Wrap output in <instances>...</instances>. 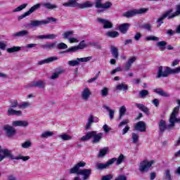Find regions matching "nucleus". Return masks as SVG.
Here are the masks:
<instances>
[{
  "label": "nucleus",
  "mask_w": 180,
  "mask_h": 180,
  "mask_svg": "<svg viewBox=\"0 0 180 180\" xmlns=\"http://www.w3.org/2000/svg\"><path fill=\"white\" fill-rule=\"evenodd\" d=\"M86 165L85 162H79L74 165L72 168L70 169V174H76L77 175H81L82 176V180L89 179L91 175L92 174V169H82Z\"/></svg>",
  "instance_id": "nucleus-1"
},
{
  "label": "nucleus",
  "mask_w": 180,
  "mask_h": 180,
  "mask_svg": "<svg viewBox=\"0 0 180 180\" xmlns=\"http://www.w3.org/2000/svg\"><path fill=\"white\" fill-rule=\"evenodd\" d=\"M5 158L17 160H22V161L24 162L30 160V156H23L20 154L15 157L13 154H12V150H8V148H2V146H0V162L1 161H4Z\"/></svg>",
  "instance_id": "nucleus-2"
},
{
  "label": "nucleus",
  "mask_w": 180,
  "mask_h": 180,
  "mask_svg": "<svg viewBox=\"0 0 180 180\" xmlns=\"http://www.w3.org/2000/svg\"><path fill=\"white\" fill-rule=\"evenodd\" d=\"M44 6L46 8V9L53 10V9H57L58 6L56 4H53L50 2H46L44 4H37L34 5L32 7L30 8V10L25 13H24L22 15L18 16V20H22V19H24V18H26V16H29L33 13L35 11H37V9H40V6Z\"/></svg>",
  "instance_id": "nucleus-3"
},
{
  "label": "nucleus",
  "mask_w": 180,
  "mask_h": 180,
  "mask_svg": "<svg viewBox=\"0 0 180 180\" xmlns=\"http://www.w3.org/2000/svg\"><path fill=\"white\" fill-rule=\"evenodd\" d=\"M78 0H69L68 2L63 3V6L65 8H79V9H88V8H92L94 3L91 1H86L84 3H77Z\"/></svg>",
  "instance_id": "nucleus-4"
},
{
  "label": "nucleus",
  "mask_w": 180,
  "mask_h": 180,
  "mask_svg": "<svg viewBox=\"0 0 180 180\" xmlns=\"http://www.w3.org/2000/svg\"><path fill=\"white\" fill-rule=\"evenodd\" d=\"M50 22H57V19L53 17L47 18L46 20H30L29 23H27L24 25L25 29H32V27H40L43 25H49Z\"/></svg>",
  "instance_id": "nucleus-5"
},
{
  "label": "nucleus",
  "mask_w": 180,
  "mask_h": 180,
  "mask_svg": "<svg viewBox=\"0 0 180 180\" xmlns=\"http://www.w3.org/2000/svg\"><path fill=\"white\" fill-rule=\"evenodd\" d=\"M180 72V67L176 68L175 69H172L169 67H166V70L162 71V66L159 67L158 71L157 78H165L168 77L169 74H179Z\"/></svg>",
  "instance_id": "nucleus-6"
},
{
  "label": "nucleus",
  "mask_w": 180,
  "mask_h": 180,
  "mask_svg": "<svg viewBox=\"0 0 180 180\" xmlns=\"http://www.w3.org/2000/svg\"><path fill=\"white\" fill-rule=\"evenodd\" d=\"M94 5L96 9H99L97 12L98 13H102V12H105V9H110L113 4L110 1H106L105 3L102 4V0H96Z\"/></svg>",
  "instance_id": "nucleus-7"
},
{
  "label": "nucleus",
  "mask_w": 180,
  "mask_h": 180,
  "mask_svg": "<svg viewBox=\"0 0 180 180\" xmlns=\"http://www.w3.org/2000/svg\"><path fill=\"white\" fill-rule=\"evenodd\" d=\"M153 164H154V160L148 161V160H144L140 162L139 171H140L141 174H146V172L150 171V168H151Z\"/></svg>",
  "instance_id": "nucleus-8"
},
{
  "label": "nucleus",
  "mask_w": 180,
  "mask_h": 180,
  "mask_svg": "<svg viewBox=\"0 0 180 180\" xmlns=\"http://www.w3.org/2000/svg\"><path fill=\"white\" fill-rule=\"evenodd\" d=\"M92 60V56H88L85 58H77L76 60H69L68 64L70 67H77L79 65V63H88Z\"/></svg>",
  "instance_id": "nucleus-9"
},
{
  "label": "nucleus",
  "mask_w": 180,
  "mask_h": 180,
  "mask_svg": "<svg viewBox=\"0 0 180 180\" xmlns=\"http://www.w3.org/2000/svg\"><path fill=\"white\" fill-rule=\"evenodd\" d=\"M3 130L6 136L9 138L16 136V134L18 133L16 129L13 127V125L11 126L9 124H6L3 127Z\"/></svg>",
  "instance_id": "nucleus-10"
},
{
  "label": "nucleus",
  "mask_w": 180,
  "mask_h": 180,
  "mask_svg": "<svg viewBox=\"0 0 180 180\" xmlns=\"http://www.w3.org/2000/svg\"><path fill=\"white\" fill-rule=\"evenodd\" d=\"M172 12H174V9L170 8L165 11L164 14H162V16L157 20L156 22L158 23V27H160V26L164 23V20L166 19V18H167L168 20L172 19L169 18V16H171V13H172Z\"/></svg>",
  "instance_id": "nucleus-11"
},
{
  "label": "nucleus",
  "mask_w": 180,
  "mask_h": 180,
  "mask_svg": "<svg viewBox=\"0 0 180 180\" xmlns=\"http://www.w3.org/2000/svg\"><path fill=\"white\" fill-rule=\"evenodd\" d=\"M116 159H110L106 163H97L96 164V168L99 171L106 169V168H108V167H110V165H113Z\"/></svg>",
  "instance_id": "nucleus-12"
},
{
  "label": "nucleus",
  "mask_w": 180,
  "mask_h": 180,
  "mask_svg": "<svg viewBox=\"0 0 180 180\" xmlns=\"http://www.w3.org/2000/svg\"><path fill=\"white\" fill-rule=\"evenodd\" d=\"M98 122H99V118L97 117H94L92 115H89L86 125L85 127L86 130H89V129H91L92 123H98Z\"/></svg>",
  "instance_id": "nucleus-13"
},
{
  "label": "nucleus",
  "mask_w": 180,
  "mask_h": 180,
  "mask_svg": "<svg viewBox=\"0 0 180 180\" xmlns=\"http://www.w3.org/2000/svg\"><path fill=\"white\" fill-rule=\"evenodd\" d=\"M134 130L140 131L141 133L146 131V122H144V121L138 122L134 126Z\"/></svg>",
  "instance_id": "nucleus-14"
},
{
  "label": "nucleus",
  "mask_w": 180,
  "mask_h": 180,
  "mask_svg": "<svg viewBox=\"0 0 180 180\" xmlns=\"http://www.w3.org/2000/svg\"><path fill=\"white\" fill-rule=\"evenodd\" d=\"M13 127H27L29 122L26 120H15L12 122Z\"/></svg>",
  "instance_id": "nucleus-15"
},
{
  "label": "nucleus",
  "mask_w": 180,
  "mask_h": 180,
  "mask_svg": "<svg viewBox=\"0 0 180 180\" xmlns=\"http://www.w3.org/2000/svg\"><path fill=\"white\" fill-rule=\"evenodd\" d=\"M97 22L101 23L103 25L104 29H112V27H113V24L108 20L98 18H97Z\"/></svg>",
  "instance_id": "nucleus-16"
},
{
  "label": "nucleus",
  "mask_w": 180,
  "mask_h": 180,
  "mask_svg": "<svg viewBox=\"0 0 180 180\" xmlns=\"http://www.w3.org/2000/svg\"><path fill=\"white\" fill-rule=\"evenodd\" d=\"M158 126H159V133L160 134H162V133H164V131H165L167 129H171V127H169V126L167 125V122L164 120H161L159 122Z\"/></svg>",
  "instance_id": "nucleus-17"
},
{
  "label": "nucleus",
  "mask_w": 180,
  "mask_h": 180,
  "mask_svg": "<svg viewBox=\"0 0 180 180\" xmlns=\"http://www.w3.org/2000/svg\"><path fill=\"white\" fill-rule=\"evenodd\" d=\"M92 93L88 87L84 88L81 93L82 99H83V101H88Z\"/></svg>",
  "instance_id": "nucleus-18"
},
{
  "label": "nucleus",
  "mask_w": 180,
  "mask_h": 180,
  "mask_svg": "<svg viewBox=\"0 0 180 180\" xmlns=\"http://www.w3.org/2000/svg\"><path fill=\"white\" fill-rule=\"evenodd\" d=\"M135 106L136 108L139 109V110L143 112L145 115H146L147 116H150V109H148V108H147V106H146L144 104L135 103Z\"/></svg>",
  "instance_id": "nucleus-19"
},
{
  "label": "nucleus",
  "mask_w": 180,
  "mask_h": 180,
  "mask_svg": "<svg viewBox=\"0 0 180 180\" xmlns=\"http://www.w3.org/2000/svg\"><path fill=\"white\" fill-rule=\"evenodd\" d=\"M29 86H30L31 88L33 87H37V88H44V86H46V81L44 80H39L37 82H32Z\"/></svg>",
  "instance_id": "nucleus-20"
},
{
  "label": "nucleus",
  "mask_w": 180,
  "mask_h": 180,
  "mask_svg": "<svg viewBox=\"0 0 180 180\" xmlns=\"http://www.w3.org/2000/svg\"><path fill=\"white\" fill-rule=\"evenodd\" d=\"M58 60V57L52 56L49 57L46 59L38 61V65H43V64H50V63H53V61H57Z\"/></svg>",
  "instance_id": "nucleus-21"
},
{
  "label": "nucleus",
  "mask_w": 180,
  "mask_h": 180,
  "mask_svg": "<svg viewBox=\"0 0 180 180\" xmlns=\"http://www.w3.org/2000/svg\"><path fill=\"white\" fill-rule=\"evenodd\" d=\"M22 113L20 110H15L14 108L8 107L7 110V116H22Z\"/></svg>",
  "instance_id": "nucleus-22"
},
{
  "label": "nucleus",
  "mask_w": 180,
  "mask_h": 180,
  "mask_svg": "<svg viewBox=\"0 0 180 180\" xmlns=\"http://www.w3.org/2000/svg\"><path fill=\"white\" fill-rule=\"evenodd\" d=\"M130 27L129 23H123L118 26V30L122 33V34H126Z\"/></svg>",
  "instance_id": "nucleus-23"
},
{
  "label": "nucleus",
  "mask_w": 180,
  "mask_h": 180,
  "mask_svg": "<svg viewBox=\"0 0 180 180\" xmlns=\"http://www.w3.org/2000/svg\"><path fill=\"white\" fill-rule=\"evenodd\" d=\"M91 132L95 133L94 136H92V143H99L102 138L103 137V133L97 134L96 131H91Z\"/></svg>",
  "instance_id": "nucleus-24"
},
{
  "label": "nucleus",
  "mask_w": 180,
  "mask_h": 180,
  "mask_svg": "<svg viewBox=\"0 0 180 180\" xmlns=\"http://www.w3.org/2000/svg\"><path fill=\"white\" fill-rule=\"evenodd\" d=\"M57 37V34H49L46 35H39L38 36V39L43 40V39H46V40H54Z\"/></svg>",
  "instance_id": "nucleus-25"
},
{
  "label": "nucleus",
  "mask_w": 180,
  "mask_h": 180,
  "mask_svg": "<svg viewBox=\"0 0 180 180\" xmlns=\"http://www.w3.org/2000/svg\"><path fill=\"white\" fill-rule=\"evenodd\" d=\"M110 53L114 58H115V60H117V58H119V49H117V47L115 46H111Z\"/></svg>",
  "instance_id": "nucleus-26"
},
{
  "label": "nucleus",
  "mask_w": 180,
  "mask_h": 180,
  "mask_svg": "<svg viewBox=\"0 0 180 180\" xmlns=\"http://www.w3.org/2000/svg\"><path fill=\"white\" fill-rule=\"evenodd\" d=\"M154 92L160 95V96H164L165 98H169V94L167 92L164 91L162 89H155Z\"/></svg>",
  "instance_id": "nucleus-27"
},
{
  "label": "nucleus",
  "mask_w": 180,
  "mask_h": 180,
  "mask_svg": "<svg viewBox=\"0 0 180 180\" xmlns=\"http://www.w3.org/2000/svg\"><path fill=\"white\" fill-rule=\"evenodd\" d=\"M169 127H175V123H180V118L176 117H169Z\"/></svg>",
  "instance_id": "nucleus-28"
},
{
  "label": "nucleus",
  "mask_w": 180,
  "mask_h": 180,
  "mask_svg": "<svg viewBox=\"0 0 180 180\" xmlns=\"http://www.w3.org/2000/svg\"><path fill=\"white\" fill-rule=\"evenodd\" d=\"M95 136V132L89 131L85 136H83L81 139V141H88L90 139H92V136Z\"/></svg>",
  "instance_id": "nucleus-29"
},
{
  "label": "nucleus",
  "mask_w": 180,
  "mask_h": 180,
  "mask_svg": "<svg viewBox=\"0 0 180 180\" xmlns=\"http://www.w3.org/2000/svg\"><path fill=\"white\" fill-rule=\"evenodd\" d=\"M29 34V31L26 30H21L20 32L13 34V37H23V36H27Z\"/></svg>",
  "instance_id": "nucleus-30"
},
{
  "label": "nucleus",
  "mask_w": 180,
  "mask_h": 180,
  "mask_svg": "<svg viewBox=\"0 0 180 180\" xmlns=\"http://www.w3.org/2000/svg\"><path fill=\"white\" fill-rule=\"evenodd\" d=\"M149 95H150V91H148V90L143 89L139 91V96L141 99H146V98H147V96H148Z\"/></svg>",
  "instance_id": "nucleus-31"
},
{
  "label": "nucleus",
  "mask_w": 180,
  "mask_h": 180,
  "mask_svg": "<svg viewBox=\"0 0 180 180\" xmlns=\"http://www.w3.org/2000/svg\"><path fill=\"white\" fill-rule=\"evenodd\" d=\"M127 110L126 109V106L124 105L121 106V108L119 110V117H118L119 120H122V117L126 115Z\"/></svg>",
  "instance_id": "nucleus-32"
},
{
  "label": "nucleus",
  "mask_w": 180,
  "mask_h": 180,
  "mask_svg": "<svg viewBox=\"0 0 180 180\" xmlns=\"http://www.w3.org/2000/svg\"><path fill=\"white\" fill-rule=\"evenodd\" d=\"M129 89V86L124 83H121L116 86L115 90L116 91H127Z\"/></svg>",
  "instance_id": "nucleus-33"
},
{
  "label": "nucleus",
  "mask_w": 180,
  "mask_h": 180,
  "mask_svg": "<svg viewBox=\"0 0 180 180\" xmlns=\"http://www.w3.org/2000/svg\"><path fill=\"white\" fill-rule=\"evenodd\" d=\"M56 43H47L45 44L41 45V48L44 49V50H51L52 49H55Z\"/></svg>",
  "instance_id": "nucleus-34"
},
{
  "label": "nucleus",
  "mask_w": 180,
  "mask_h": 180,
  "mask_svg": "<svg viewBox=\"0 0 180 180\" xmlns=\"http://www.w3.org/2000/svg\"><path fill=\"white\" fill-rule=\"evenodd\" d=\"M103 109H105L108 112H109V117L110 120H113V118L115 117V110H111L108 106L107 105H103Z\"/></svg>",
  "instance_id": "nucleus-35"
},
{
  "label": "nucleus",
  "mask_w": 180,
  "mask_h": 180,
  "mask_svg": "<svg viewBox=\"0 0 180 180\" xmlns=\"http://www.w3.org/2000/svg\"><path fill=\"white\" fill-rule=\"evenodd\" d=\"M180 15V4L177 5L176 6V12L174 13H171L170 16L169 17V19H174L176 16Z\"/></svg>",
  "instance_id": "nucleus-36"
},
{
  "label": "nucleus",
  "mask_w": 180,
  "mask_h": 180,
  "mask_svg": "<svg viewBox=\"0 0 180 180\" xmlns=\"http://www.w3.org/2000/svg\"><path fill=\"white\" fill-rule=\"evenodd\" d=\"M136 15L137 14L136 12V9H134V10H131V11L125 12L123 14V16H124L125 18H133V16H136Z\"/></svg>",
  "instance_id": "nucleus-37"
},
{
  "label": "nucleus",
  "mask_w": 180,
  "mask_h": 180,
  "mask_svg": "<svg viewBox=\"0 0 180 180\" xmlns=\"http://www.w3.org/2000/svg\"><path fill=\"white\" fill-rule=\"evenodd\" d=\"M156 46H158V47H159L160 51H164V50H165V49H167V47H166L167 41H158V42H157Z\"/></svg>",
  "instance_id": "nucleus-38"
},
{
  "label": "nucleus",
  "mask_w": 180,
  "mask_h": 180,
  "mask_svg": "<svg viewBox=\"0 0 180 180\" xmlns=\"http://www.w3.org/2000/svg\"><path fill=\"white\" fill-rule=\"evenodd\" d=\"M115 160V162H116L117 165H120L123 161H124V155L123 154H120V156L117 158H113L111 160Z\"/></svg>",
  "instance_id": "nucleus-39"
},
{
  "label": "nucleus",
  "mask_w": 180,
  "mask_h": 180,
  "mask_svg": "<svg viewBox=\"0 0 180 180\" xmlns=\"http://www.w3.org/2000/svg\"><path fill=\"white\" fill-rule=\"evenodd\" d=\"M109 152V148H104L103 149H100L99 153L98 155V157H100L102 158L103 157H105L106 154Z\"/></svg>",
  "instance_id": "nucleus-40"
},
{
  "label": "nucleus",
  "mask_w": 180,
  "mask_h": 180,
  "mask_svg": "<svg viewBox=\"0 0 180 180\" xmlns=\"http://www.w3.org/2000/svg\"><path fill=\"white\" fill-rule=\"evenodd\" d=\"M106 36L115 39V37H119V33L117 31H109L106 33Z\"/></svg>",
  "instance_id": "nucleus-41"
},
{
  "label": "nucleus",
  "mask_w": 180,
  "mask_h": 180,
  "mask_svg": "<svg viewBox=\"0 0 180 180\" xmlns=\"http://www.w3.org/2000/svg\"><path fill=\"white\" fill-rule=\"evenodd\" d=\"M51 136H54V133L50 131H46L41 134V139H47L51 137Z\"/></svg>",
  "instance_id": "nucleus-42"
},
{
  "label": "nucleus",
  "mask_w": 180,
  "mask_h": 180,
  "mask_svg": "<svg viewBox=\"0 0 180 180\" xmlns=\"http://www.w3.org/2000/svg\"><path fill=\"white\" fill-rule=\"evenodd\" d=\"M73 34H74V31L73 30H70V31L65 32L62 34V36H63V39L68 40V39H70V37H71V36H72Z\"/></svg>",
  "instance_id": "nucleus-43"
},
{
  "label": "nucleus",
  "mask_w": 180,
  "mask_h": 180,
  "mask_svg": "<svg viewBox=\"0 0 180 180\" xmlns=\"http://www.w3.org/2000/svg\"><path fill=\"white\" fill-rule=\"evenodd\" d=\"M79 50L78 49L77 46H71L70 48L68 49L65 51H63L60 53L63 54V53H75V51H78Z\"/></svg>",
  "instance_id": "nucleus-44"
},
{
  "label": "nucleus",
  "mask_w": 180,
  "mask_h": 180,
  "mask_svg": "<svg viewBox=\"0 0 180 180\" xmlns=\"http://www.w3.org/2000/svg\"><path fill=\"white\" fill-rule=\"evenodd\" d=\"M150 9L148 8H142L139 9H135L136 12V15H144V13H147V11Z\"/></svg>",
  "instance_id": "nucleus-45"
},
{
  "label": "nucleus",
  "mask_w": 180,
  "mask_h": 180,
  "mask_svg": "<svg viewBox=\"0 0 180 180\" xmlns=\"http://www.w3.org/2000/svg\"><path fill=\"white\" fill-rule=\"evenodd\" d=\"M59 139H61L63 141H68V140H71L72 139V136L64 134L58 136Z\"/></svg>",
  "instance_id": "nucleus-46"
},
{
  "label": "nucleus",
  "mask_w": 180,
  "mask_h": 180,
  "mask_svg": "<svg viewBox=\"0 0 180 180\" xmlns=\"http://www.w3.org/2000/svg\"><path fill=\"white\" fill-rule=\"evenodd\" d=\"M16 51H20V46H13L11 48L7 49V53H16Z\"/></svg>",
  "instance_id": "nucleus-47"
},
{
  "label": "nucleus",
  "mask_w": 180,
  "mask_h": 180,
  "mask_svg": "<svg viewBox=\"0 0 180 180\" xmlns=\"http://www.w3.org/2000/svg\"><path fill=\"white\" fill-rule=\"evenodd\" d=\"M179 114V106H176L170 115V117H176Z\"/></svg>",
  "instance_id": "nucleus-48"
},
{
  "label": "nucleus",
  "mask_w": 180,
  "mask_h": 180,
  "mask_svg": "<svg viewBox=\"0 0 180 180\" xmlns=\"http://www.w3.org/2000/svg\"><path fill=\"white\" fill-rule=\"evenodd\" d=\"M132 136H131V139H132V143L134 144H137V143H139V134H136V133H132L131 134Z\"/></svg>",
  "instance_id": "nucleus-49"
},
{
  "label": "nucleus",
  "mask_w": 180,
  "mask_h": 180,
  "mask_svg": "<svg viewBox=\"0 0 180 180\" xmlns=\"http://www.w3.org/2000/svg\"><path fill=\"white\" fill-rule=\"evenodd\" d=\"M20 104H19V102L18 100H14L11 103V105L8 108H11L12 109H15L16 108H19Z\"/></svg>",
  "instance_id": "nucleus-50"
},
{
  "label": "nucleus",
  "mask_w": 180,
  "mask_h": 180,
  "mask_svg": "<svg viewBox=\"0 0 180 180\" xmlns=\"http://www.w3.org/2000/svg\"><path fill=\"white\" fill-rule=\"evenodd\" d=\"M165 179L172 180V176H171V172L169 169H166L165 171Z\"/></svg>",
  "instance_id": "nucleus-51"
},
{
  "label": "nucleus",
  "mask_w": 180,
  "mask_h": 180,
  "mask_svg": "<svg viewBox=\"0 0 180 180\" xmlns=\"http://www.w3.org/2000/svg\"><path fill=\"white\" fill-rule=\"evenodd\" d=\"M57 49L59 50H65V49H68V46L64 42H60L57 44Z\"/></svg>",
  "instance_id": "nucleus-52"
},
{
  "label": "nucleus",
  "mask_w": 180,
  "mask_h": 180,
  "mask_svg": "<svg viewBox=\"0 0 180 180\" xmlns=\"http://www.w3.org/2000/svg\"><path fill=\"white\" fill-rule=\"evenodd\" d=\"M63 72H64L63 70H60L58 72L53 73V75L50 77V79H57V78H58V77H60V74H63Z\"/></svg>",
  "instance_id": "nucleus-53"
},
{
  "label": "nucleus",
  "mask_w": 180,
  "mask_h": 180,
  "mask_svg": "<svg viewBox=\"0 0 180 180\" xmlns=\"http://www.w3.org/2000/svg\"><path fill=\"white\" fill-rule=\"evenodd\" d=\"M26 6H27V4H22L17 7L15 9H14L13 12H20V11H23V9L26 8Z\"/></svg>",
  "instance_id": "nucleus-54"
},
{
  "label": "nucleus",
  "mask_w": 180,
  "mask_h": 180,
  "mask_svg": "<svg viewBox=\"0 0 180 180\" xmlns=\"http://www.w3.org/2000/svg\"><path fill=\"white\" fill-rule=\"evenodd\" d=\"M101 96H103V98H105L106 96H108V95H109V90L108 89V88L104 87L101 91Z\"/></svg>",
  "instance_id": "nucleus-55"
},
{
  "label": "nucleus",
  "mask_w": 180,
  "mask_h": 180,
  "mask_svg": "<svg viewBox=\"0 0 180 180\" xmlns=\"http://www.w3.org/2000/svg\"><path fill=\"white\" fill-rule=\"evenodd\" d=\"M77 47H78L79 50H84V49L87 47L86 44H85V40L80 41L79 45H77Z\"/></svg>",
  "instance_id": "nucleus-56"
},
{
  "label": "nucleus",
  "mask_w": 180,
  "mask_h": 180,
  "mask_svg": "<svg viewBox=\"0 0 180 180\" xmlns=\"http://www.w3.org/2000/svg\"><path fill=\"white\" fill-rule=\"evenodd\" d=\"M21 147H22V148H29V147H32V142L27 141L21 144Z\"/></svg>",
  "instance_id": "nucleus-57"
},
{
  "label": "nucleus",
  "mask_w": 180,
  "mask_h": 180,
  "mask_svg": "<svg viewBox=\"0 0 180 180\" xmlns=\"http://www.w3.org/2000/svg\"><path fill=\"white\" fill-rule=\"evenodd\" d=\"M30 103L29 102H23L22 103L20 104L19 108L20 109H26L27 108H29L30 106Z\"/></svg>",
  "instance_id": "nucleus-58"
},
{
  "label": "nucleus",
  "mask_w": 180,
  "mask_h": 180,
  "mask_svg": "<svg viewBox=\"0 0 180 180\" xmlns=\"http://www.w3.org/2000/svg\"><path fill=\"white\" fill-rule=\"evenodd\" d=\"M146 40H147L148 41H158L160 40V38L158 37L150 36V37H147L146 38Z\"/></svg>",
  "instance_id": "nucleus-59"
},
{
  "label": "nucleus",
  "mask_w": 180,
  "mask_h": 180,
  "mask_svg": "<svg viewBox=\"0 0 180 180\" xmlns=\"http://www.w3.org/2000/svg\"><path fill=\"white\" fill-rule=\"evenodd\" d=\"M142 28L145 29L146 30H148V32H151V24H148V23L143 24L142 25Z\"/></svg>",
  "instance_id": "nucleus-60"
},
{
  "label": "nucleus",
  "mask_w": 180,
  "mask_h": 180,
  "mask_svg": "<svg viewBox=\"0 0 180 180\" xmlns=\"http://www.w3.org/2000/svg\"><path fill=\"white\" fill-rule=\"evenodd\" d=\"M113 179V174H107L101 178V180H111Z\"/></svg>",
  "instance_id": "nucleus-61"
},
{
  "label": "nucleus",
  "mask_w": 180,
  "mask_h": 180,
  "mask_svg": "<svg viewBox=\"0 0 180 180\" xmlns=\"http://www.w3.org/2000/svg\"><path fill=\"white\" fill-rule=\"evenodd\" d=\"M130 122V121L129 120H124L123 121H122L119 124H118V127L120 128L122 127V126H124L126 124H129V123Z\"/></svg>",
  "instance_id": "nucleus-62"
},
{
  "label": "nucleus",
  "mask_w": 180,
  "mask_h": 180,
  "mask_svg": "<svg viewBox=\"0 0 180 180\" xmlns=\"http://www.w3.org/2000/svg\"><path fill=\"white\" fill-rule=\"evenodd\" d=\"M114 180H127V177L124 174H120L116 177Z\"/></svg>",
  "instance_id": "nucleus-63"
},
{
  "label": "nucleus",
  "mask_w": 180,
  "mask_h": 180,
  "mask_svg": "<svg viewBox=\"0 0 180 180\" xmlns=\"http://www.w3.org/2000/svg\"><path fill=\"white\" fill-rule=\"evenodd\" d=\"M6 49V42L0 41V50H5Z\"/></svg>",
  "instance_id": "nucleus-64"
}]
</instances>
